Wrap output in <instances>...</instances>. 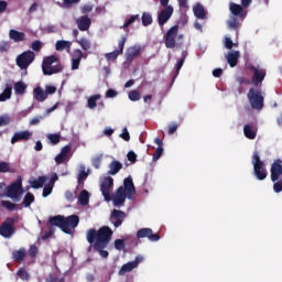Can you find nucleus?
I'll use <instances>...</instances> for the list:
<instances>
[{"label": "nucleus", "mask_w": 282, "mask_h": 282, "mask_svg": "<svg viewBox=\"0 0 282 282\" xmlns=\"http://www.w3.org/2000/svg\"><path fill=\"white\" fill-rule=\"evenodd\" d=\"M111 237H113V230L108 226L100 227L98 230L91 228L87 230L86 239L90 245L89 248H94L96 252H99L102 259H107L109 257V251L105 250L109 246V241H111Z\"/></svg>", "instance_id": "1"}, {"label": "nucleus", "mask_w": 282, "mask_h": 282, "mask_svg": "<svg viewBox=\"0 0 282 282\" xmlns=\"http://www.w3.org/2000/svg\"><path fill=\"white\" fill-rule=\"evenodd\" d=\"M80 221V218L77 215H70V216H63V215H56L53 217H50L48 219V231H45L42 236V239H50L52 235L56 231L54 229V226L62 230V232H65V235H72V230L78 226Z\"/></svg>", "instance_id": "2"}, {"label": "nucleus", "mask_w": 282, "mask_h": 282, "mask_svg": "<svg viewBox=\"0 0 282 282\" xmlns=\"http://www.w3.org/2000/svg\"><path fill=\"white\" fill-rule=\"evenodd\" d=\"M80 221V218L77 215H70V216H63V215H56L53 217H50L48 219V231H45L42 236V239H50L52 235L56 231L54 229V226L62 230V232H65V235H72V230L78 226Z\"/></svg>", "instance_id": "3"}, {"label": "nucleus", "mask_w": 282, "mask_h": 282, "mask_svg": "<svg viewBox=\"0 0 282 282\" xmlns=\"http://www.w3.org/2000/svg\"><path fill=\"white\" fill-rule=\"evenodd\" d=\"M135 195V185L133 184V177L128 176L123 180V185L119 186L118 189L112 194L111 199L113 202V206H122L124 202L133 198Z\"/></svg>", "instance_id": "4"}, {"label": "nucleus", "mask_w": 282, "mask_h": 282, "mask_svg": "<svg viewBox=\"0 0 282 282\" xmlns=\"http://www.w3.org/2000/svg\"><path fill=\"white\" fill-rule=\"evenodd\" d=\"M63 72V64L56 55L46 56L42 62V73L44 76H54Z\"/></svg>", "instance_id": "5"}, {"label": "nucleus", "mask_w": 282, "mask_h": 282, "mask_svg": "<svg viewBox=\"0 0 282 282\" xmlns=\"http://www.w3.org/2000/svg\"><path fill=\"white\" fill-rule=\"evenodd\" d=\"M282 160H275L271 165V182H273L274 193H282ZM279 177H281L279 180Z\"/></svg>", "instance_id": "6"}, {"label": "nucleus", "mask_w": 282, "mask_h": 282, "mask_svg": "<svg viewBox=\"0 0 282 282\" xmlns=\"http://www.w3.org/2000/svg\"><path fill=\"white\" fill-rule=\"evenodd\" d=\"M253 173L260 182H263L268 177V170L265 169V163L261 161L259 152H253L252 155Z\"/></svg>", "instance_id": "7"}, {"label": "nucleus", "mask_w": 282, "mask_h": 282, "mask_svg": "<svg viewBox=\"0 0 282 282\" xmlns=\"http://www.w3.org/2000/svg\"><path fill=\"white\" fill-rule=\"evenodd\" d=\"M34 58H36V54L33 51H24L15 58V64L20 69L25 70L34 63Z\"/></svg>", "instance_id": "8"}, {"label": "nucleus", "mask_w": 282, "mask_h": 282, "mask_svg": "<svg viewBox=\"0 0 282 282\" xmlns=\"http://www.w3.org/2000/svg\"><path fill=\"white\" fill-rule=\"evenodd\" d=\"M21 193H23V178L19 176L15 182L7 187V196L14 199V202H19Z\"/></svg>", "instance_id": "9"}, {"label": "nucleus", "mask_w": 282, "mask_h": 282, "mask_svg": "<svg viewBox=\"0 0 282 282\" xmlns=\"http://www.w3.org/2000/svg\"><path fill=\"white\" fill-rule=\"evenodd\" d=\"M247 98L252 107V109H257L258 111H261L263 109V95H261V90L250 88Z\"/></svg>", "instance_id": "10"}, {"label": "nucleus", "mask_w": 282, "mask_h": 282, "mask_svg": "<svg viewBox=\"0 0 282 282\" xmlns=\"http://www.w3.org/2000/svg\"><path fill=\"white\" fill-rule=\"evenodd\" d=\"M14 224H17V219L9 217L7 218L0 226V235L4 237V239H10L17 229L14 228Z\"/></svg>", "instance_id": "11"}, {"label": "nucleus", "mask_w": 282, "mask_h": 282, "mask_svg": "<svg viewBox=\"0 0 282 282\" xmlns=\"http://www.w3.org/2000/svg\"><path fill=\"white\" fill-rule=\"evenodd\" d=\"M177 32H180V26L174 25L170 28L167 32L163 35V41L167 50H173V47H175V39H177Z\"/></svg>", "instance_id": "12"}, {"label": "nucleus", "mask_w": 282, "mask_h": 282, "mask_svg": "<svg viewBox=\"0 0 282 282\" xmlns=\"http://www.w3.org/2000/svg\"><path fill=\"white\" fill-rule=\"evenodd\" d=\"M113 186V177L105 176L100 183V192L106 202H111V187Z\"/></svg>", "instance_id": "13"}, {"label": "nucleus", "mask_w": 282, "mask_h": 282, "mask_svg": "<svg viewBox=\"0 0 282 282\" xmlns=\"http://www.w3.org/2000/svg\"><path fill=\"white\" fill-rule=\"evenodd\" d=\"M173 12H174L173 7H166L160 10L158 14V23L160 28H164V25L169 23V20L173 17Z\"/></svg>", "instance_id": "14"}, {"label": "nucleus", "mask_w": 282, "mask_h": 282, "mask_svg": "<svg viewBox=\"0 0 282 282\" xmlns=\"http://www.w3.org/2000/svg\"><path fill=\"white\" fill-rule=\"evenodd\" d=\"M126 218H127V213L120 209H113L110 214V224H112L115 228H120V226H122Z\"/></svg>", "instance_id": "15"}, {"label": "nucleus", "mask_w": 282, "mask_h": 282, "mask_svg": "<svg viewBox=\"0 0 282 282\" xmlns=\"http://www.w3.org/2000/svg\"><path fill=\"white\" fill-rule=\"evenodd\" d=\"M137 239H149V241L155 242L160 239V234H153L151 228H141L137 231Z\"/></svg>", "instance_id": "16"}, {"label": "nucleus", "mask_w": 282, "mask_h": 282, "mask_svg": "<svg viewBox=\"0 0 282 282\" xmlns=\"http://www.w3.org/2000/svg\"><path fill=\"white\" fill-rule=\"evenodd\" d=\"M249 72H253L252 75V83L253 85L257 87V85H261V83H263V80H265V70L261 69V68H257L256 66H248Z\"/></svg>", "instance_id": "17"}, {"label": "nucleus", "mask_w": 282, "mask_h": 282, "mask_svg": "<svg viewBox=\"0 0 282 282\" xmlns=\"http://www.w3.org/2000/svg\"><path fill=\"white\" fill-rule=\"evenodd\" d=\"M142 263V257H137L134 261H130L121 267L119 270V276H124L127 272H131L132 270H135L138 265Z\"/></svg>", "instance_id": "18"}, {"label": "nucleus", "mask_w": 282, "mask_h": 282, "mask_svg": "<svg viewBox=\"0 0 282 282\" xmlns=\"http://www.w3.org/2000/svg\"><path fill=\"white\" fill-rule=\"evenodd\" d=\"M243 4H237L235 2L229 3V10L231 12V17H237L238 19H241L242 21L246 19V12L243 10Z\"/></svg>", "instance_id": "19"}, {"label": "nucleus", "mask_w": 282, "mask_h": 282, "mask_svg": "<svg viewBox=\"0 0 282 282\" xmlns=\"http://www.w3.org/2000/svg\"><path fill=\"white\" fill-rule=\"evenodd\" d=\"M30 138H32V132L28 130L15 132L11 138V144H17V142H28Z\"/></svg>", "instance_id": "20"}, {"label": "nucleus", "mask_w": 282, "mask_h": 282, "mask_svg": "<svg viewBox=\"0 0 282 282\" xmlns=\"http://www.w3.org/2000/svg\"><path fill=\"white\" fill-rule=\"evenodd\" d=\"M76 24L80 32H87L91 28V19L89 15H82L76 20Z\"/></svg>", "instance_id": "21"}, {"label": "nucleus", "mask_w": 282, "mask_h": 282, "mask_svg": "<svg viewBox=\"0 0 282 282\" xmlns=\"http://www.w3.org/2000/svg\"><path fill=\"white\" fill-rule=\"evenodd\" d=\"M25 257H28V251L25 248H20L19 250H14L12 252V259L15 261V263H22V261H25Z\"/></svg>", "instance_id": "22"}, {"label": "nucleus", "mask_w": 282, "mask_h": 282, "mask_svg": "<svg viewBox=\"0 0 282 282\" xmlns=\"http://www.w3.org/2000/svg\"><path fill=\"white\" fill-rule=\"evenodd\" d=\"M122 163L120 161L113 160L112 162L109 163L108 165V175H118L120 171H122Z\"/></svg>", "instance_id": "23"}, {"label": "nucleus", "mask_w": 282, "mask_h": 282, "mask_svg": "<svg viewBox=\"0 0 282 282\" xmlns=\"http://www.w3.org/2000/svg\"><path fill=\"white\" fill-rule=\"evenodd\" d=\"M239 51L230 52L227 54L226 59L229 67H237V64L239 63Z\"/></svg>", "instance_id": "24"}, {"label": "nucleus", "mask_w": 282, "mask_h": 282, "mask_svg": "<svg viewBox=\"0 0 282 282\" xmlns=\"http://www.w3.org/2000/svg\"><path fill=\"white\" fill-rule=\"evenodd\" d=\"M138 56H140V47L131 46L126 53V61L131 63L134 58H138Z\"/></svg>", "instance_id": "25"}, {"label": "nucleus", "mask_w": 282, "mask_h": 282, "mask_svg": "<svg viewBox=\"0 0 282 282\" xmlns=\"http://www.w3.org/2000/svg\"><path fill=\"white\" fill-rule=\"evenodd\" d=\"M33 97L37 100V102H45V100H47V95L45 94V90L41 88V86L33 89Z\"/></svg>", "instance_id": "26"}, {"label": "nucleus", "mask_w": 282, "mask_h": 282, "mask_svg": "<svg viewBox=\"0 0 282 282\" xmlns=\"http://www.w3.org/2000/svg\"><path fill=\"white\" fill-rule=\"evenodd\" d=\"M9 36L14 43H21L22 41H25V33L19 32L14 29L9 31Z\"/></svg>", "instance_id": "27"}, {"label": "nucleus", "mask_w": 282, "mask_h": 282, "mask_svg": "<svg viewBox=\"0 0 282 282\" xmlns=\"http://www.w3.org/2000/svg\"><path fill=\"white\" fill-rule=\"evenodd\" d=\"M243 134L248 140H254V138H257V129H254L252 124H245Z\"/></svg>", "instance_id": "28"}, {"label": "nucleus", "mask_w": 282, "mask_h": 282, "mask_svg": "<svg viewBox=\"0 0 282 282\" xmlns=\"http://www.w3.org/2000/svg\"><path fill=\"white\" fill-rule=\"evenodd\" d=\"M193 12L196 19H200V20L206 19V9H204V6L202 3L196 4L193 8Z\"/></svg>", "instance_id": "29"}, {"label": "nucleus", "mask_w": 282, "mask_h": 282, "mask_svg": "<svg viewBox=\"0 0 282 282\" xmlns=\"http://www.w3.org/2000/svg\"><path fill=\"white\" fill-rule=\"evenodd\" d=\"M55 50L56 52H63L65 50H72V42L65 41V40H58L55 43Z\"/></svg>", "instance_id": "30"}, {"label": "nucleus", "mask_w": 282, "mask_h": 282, "mask_svg": "<svg viewBox=\"0 0 282 282\" xmlns=\"http://www.w3.org/2000/svg\"><path fill=\"white\" fill-rule=\"evenodd\" d=\"M89 177V170L86 171L85 166H80L79 173L77 175V182L79 186H85V181Z\"/></svg>", "instance_id": "31"}, {"label": "nucleus", "mask_w": 282, "mask_h": 282, "mask_svg": "<svg viewBox=\"0 0 282 282\" xmlns=\"http://www.w3.org/2000/svg\"><path fill=\"white\" fill-rule=\"evenodd\" d=\"M76 43H78L84 52H89L91 50V41L87 37L76 39Z\"/></svg>", "instance_id": "32"}, {"label": "nucleus", "mask_w": 282, "mask_h": 282, "mask_svg": "<svg viewBox=\"0 0 282 282\" xmlns=\"http://www.w3.org/2000/svg\"><path fill=\"white\" fill-rule=\"evenodd\" d=\"M12 98V86L7 85L4 90L0 94V102H6Z\"/></svg>", "instance_id": "33"}, {"label": "nucleus", "mask_w": 282, "mask_h": 282, "mask_svg": "<svg viewBox=\"0 0 282 282\" xmlns=\"http://www.w3.org/2000/svg\"><path fill=\"white\" fill-rule=\"evenodd\" d=\"M14 91L17 96H23V94L28 91V85H25L23 82H18L14 84Z\"/></svg>", "instance_id": "34"}, {"label": "nucleus", "mask_w": 282, "mask_h": 282, "mask_svg": "<svg viewBox=\"0 0 282 282\" xmlns=\"http://www.w3.org/2000/svg\"><path fill=\"white\" fill-rule=\"evenodd\" d=\"M98 100H100L99 94L90 96L87 100L88 109H95L98 106Z\"/></svg>", "instance_id": "35"}, {"label": "nucleus", "mask_w": 282, "mask_h": 282, "mask_svg": "<svg viewBox=\"0 0 282 282\" xmlns=\"http://www.w3.org/2000/svg\"><path fill=\"white\" fill-rule=\"evenodd\" d=\"M78 200L82 206H87L89 204V192H87L86 189H83L79 193Z\"/></svg>", "instance_id": "36"}, {"label": "nucleus", "mask_w": 282, "mask_h": 282, "mask_svg": "<svg viewBox=\"0 0 282 282\" xmlns=\"http://www.w3.org/2000/svg\"><path fill=\"white\" fill-rule=\"evenodd\" d=\"M227 25L229 30H236V31L239 30V26H240L239 19L235 15H231L227 21Z\"/></svg>", "instance_id": "37"}, {"label": "nucleus", "mask_w": 282, "mask_h": 282, "mask_svg": "<svg viewBox=\"0 0 282 282\" xmlns=\"http://www.w3.org/2000/svg\"><path fill=\"white\" fill-rule=\"evenodd\" d=\"M45 182H47V176H39L37 180L31 182V186L32 188H43Z\"/></svg>", "instance_id": "38"}, {"label": "nucleus", "mask_w": 282, "mask_h": 282, "mask_svg": "<svg viewBox=\"0 0 282 282\" xmlns=\"http://www.w3.org/2000/svg\"><path fill=\"white\" fill-rule=\"evenodd\" d=\"M34 194L28 192L23 198V206H25V208H30V206H32V204H34Z\"/></svg>", "instance_id": "39"}, {"label": "nucleus", "mask_w": 282, "mask_h": 282, "mask_svg": "<svg viewBox=\"0 0 282 282\" xmlns=\"http://www.w3.org/2000/svg\"><path fill=\"white\" fill-rule=\"evenodd\" d=\"M141 21L144 28H149V25L153 23V17L151 15V13L143 12L141 17Z\"/></svg>", "instance_id": "40"}, {"label": "nucleus", "mask_w": 282, "mask_h": 282, "mask_svg": "<svg viewBox=\"0 0 282 282\" xmlns=\"http://www.w3.org/2000/svg\"><path fill=\"white\" fill-rule=\"evenodd\" d=\"M47 140L50 141V144L53 147H56L58 142H61V134L59 133H50L46 135Z\"/></svg>", "instance_id": "41"}, {"label": "nucleus", "mask_w": 282, "mask_h": 282, "mask_svg": "<svg viewBox=\"0 0 282 282\" xmlns=\"http://www.w3.org/2000/svg\"><path fill=\"white\" fill-rule=\"evenodd\" d=\"M135 21H140V14H134L131 15L122 26H120L122 30H127V28H129V25H133V23H135Z\"/></svg>", "instance_id": "42"}, {"label": "nucleus", "mask_w": 282, "mask_h": 282, "mask_svg": "<svg viewBox=\"0 0 282 282\" xmlns=\"http://www.w3.org/2000/svg\"><path fill=\"white\" fill-rule=\"evenodd\" d=\"M2 208H6L7 210L14 212L17 208H19V205L10 202V200H1Z\"/></svg>", "instance_id": "43"}, {"label": "nucleus", "mask_w": 282, "mask_h": 282, "mask_svg": "<svg viewBox=\"0 0 282 282\" xmlns=\"http://www.w3.org/2000/svg\"><path fill=\"white\" fill-rule=\"evenodd\" d=\"M0 173H14V170L10 167V163L6 161L0 162Z\"/></svg>", "instance_id": "44"}, {"label": "nucleus", "mask_w": 282, "mask_h": 282, "mask_svg": "<svg viewBox=\"0 0 282 282\" xmlns=\"http://www.w3.org/2000/svg\"><path fill=\"white\" fill-rule=\"evenodd\" d=\"M186 56H188V52L183 51L181 58L176 63V72H180V69H182V67H184V62L186 61Z\"/></svg>", "instance_id": "45"}, {"label": "nucleus", "mask_w": 282, "mask_h": 282, "mask_svg": "<svg viewBox=\"0 0 282 282\" xmlns=\"http://www.w3.org/2000/svg\"><path fill=\"white\" fill-rule=\"evenodd\" d=\"M128 97L132 102H138L141 98L140 90H131Z\"/></svg>", "instance_id": "46"}, {"label": "nucleus", "mask_w": 282, "mask_h": 282, "mask_svg": "<svg viewBox=\"0 0 282 282\" xmlns=\"http://www.w3.org/2000/svg\"><path fill=\"white\" fill-rule=\"evenodd\" d=\"M80 3V0H63L62 8H65L66 10H69L73 6H78Z\"/></svg>", "instance_id": "47"}, {"label": "nucleus", "mask_w": 282, "mask_h": 282, "mask_svg": "<svg viewBox=\"0 0 282 282\" xmlns=\"http://www.w3.org/2000/svg\"><path fill=\"white\" fill-rule=\"evenodd\" d=\"M163 154H164V148L158 147L152 158L153 162H158V160H160Z\"/></svg>", "instance_id": "48"}, {"label": "nucleus", "mask_w": 282, "mask_h": 282, "mask_svg": "<svg viewBox=\"0 0 282 282\" xmlns=\"http://www.w3.org/2000/svg\"><path fill=\"white\" fill-rule=\"evenodd\" d=\"M124 43H127V35H123L121 39H120V41H119V43H118V50H116L118 53H120V54H123V52H124Z\"/></svg>", "instance_id": "49"}, {"label": "nucleus", "mask_w": 282, "mask_h": 282, "mask_svg": "<svg viewBox=\"0 0 282 282\" xmlns=\"http://www.w3.org/2000/svg\"><path fill=\"white\" fill-rule=\"evenodd\" d=\"M18 276H20L22 281H30V273H28V271H25L23 268L18 270Z\"/></svg>", "instance_id": "50"}, {"label": "nucleus", "mask_w": 282, "mask_h": 282, "mask_svg": "<svg viewBox=\"0 0 282 282\" xmlns=\"http://www.w3.org/2000/svg\"><path fill=\"white\" fill-rule=\"evenodd\" d=\"M42 48H43V42L39 40L32 42L31 50H33V52H41Z\"/></svg>", "instance_id": "51"}, {"label": "nucleus", "mask_w": 282, "mask_h": 282, "mask_svg": "<svg viewBox=\"0 0 282 282\" xmlns=\"http://www.w3.org/2000/svg\"><path fill=\"white\" fill-rule=\"evenodd\" d=\"M54 186L52 184H47L43 188L42 197H50L52 195Z\"/></svg>", "instance_id": "52"}, {"label": "nucleus", "mask_w": 282, "mask_h": 282, "mask_svg": "<svg viewBox=\"0 0 282 282\" xmlns=\"http://www.w3.org/2000/svg\"><path fill=\"white\" fill-rule=\"evenodd\" d=\"M45 117L43 115H40L37 117H34L30 120L29 124L31 127H36V124H41V120H43Z\"/></svg>", "instance_id": "53"}, {"label": "nucleus", "mask_w": 282, "mask_h": 282, "mask_svg": "<svg viewBox=\"0 0 282 282\" xmlns=\"http://www.w3.org/2000/svg\"><path fill=\"white\" fill-rule=\"evenodd\" d=\"M83 51L80 48H75L73 51V59L75 61H83Z\"/></svg>", "instance_id": "54"}, {"label": "nucleus", "mask_w": 282, "mask_h": 282, "mask_svg": "<svg viewBox=\"0 0 282 282\" xmlns=\"http://www.w3.org/2000/svg\"><path fill=\"white\" fill-rule=\"evenodd\" d=\"M36 254H39V247H36V245H32L29 249V257H31V259L36 258Z\"/></svg>", "instance_id": "55"}, {"label": "nucleus", "mask_w": 282, "mask_h": 282, "mask_svg": "<svg viewBox=\"0 0 282 282\" xmlns=\"http://www.w3.org/2000/svg\"><path fill=\"white\" fill-rule=\"evenodd\" d=\"M118 56H120V53L115 50L113 52H110V53H107L105 55V57L108 59V61H116V58H118Z\"/></svg>", "instance_id": "56"}, {"label": "nucleus", "mask_w": 282, "mask_h": 282, "mask_svg": "<svg viewBox=\"0 0 282 282\" xmlns=\"http://www.w3.org/2000/svg\"><path fill=\"white\" fill-rule=\"evenodd\" d=\"M127 158L132 164H135L138 162V154H135V152L133 151H129Z\"/></svg>", "instance_id": "57"}, {"label": "nucleus", "mask_w": 282, "mask_h": 282, "mask_svg": "<svg viewBox=\"0 0 282 282\" xmlns=\"http://www.w3.org/2000/svg\"><path fill=\"white\" fill-rule=\"evenodd\" d=\"M119 138H122V140H124V142H129V140H131V135L129 134V130H127V128H123L122 133L119 135Z\"/></svg>", "instance_id": "58"}, {"label": "nucleus", "mask_w": 282, "mask_h": 282, "mask_svg": "<svg viewBox=\"0 0 282 282\" xmlns=\"http://www.w3.org/2000/svg\"><path fill=\"white\" fill-rule=\"evenodd\" d=\"M115 248H116V250H124V240L123 239H116L115 240Z\"/></svg>", "instance_id": "59"}, {"label": "nucleus", "mask_w": 282, "mask_h": 282, "mask_svg": "<svg viewBox=\"0 0 282 282\" xmlns=\"http://www.w3.org/2000/svg\"><path fill=\"white\" fill-rule=\"evenodd\" d=\"M44 93L46 94V97L52 96V94H56V87L55 86H45Z\"/></svg>", "instance_id": "60"}, {"label": "nucleus", "mask_w": 282, "mask_h": 282, "mask_svg": "<svg viewBox=\"0 0 282 282\" xmlns=\"http://www.w3.org/2000/svg\"><path fill=\"white\" fill-rule=\"evenodd\" d=\"M70 152H72V147L65 145L64 148H62L59 153L67 159V156L69 155Z\"/></svg>", "instance_id": "61"}, {"label": "nucleus", "mask_w": 282, "mask_h": 282, "mask_svg": "<svg viewBox=\"0 0 282 282\" xmlns=\"http://www.w3.org/2000/svg\"><path fill=\"white\" fill-rule=\"evenodd\" d=\"M67 160V156L63 155L62 153L55 156L56 164H63Z\"/></svg>", "instance_id": "62"}, {"label": "nucleus", "mask_w": 282, "mask_h": 282, "mask_svg": "<svg viewBox=\"0 0 282 282\" xmlns=\"http://www.w3.org/2000/svg\"><path fill=\"white\" fill-rule=\"evenodd\" d=\"M225 47L227 50H232V47H235V43L232 42V40L230 37L225 39Z\"/></svg>", "instance_id": "63"}, {"label": "nucleus", "mask_w": 282, "mask_h": 282, "mask_svg": "<svg viewBox=\"0 0 282 282\" xmlns=\"http://www.w3.org/2000/svg\"><path fill=\"white\" fill-rule=\"evenodd\" d=\"M116 96H118V91L111 88L106 91V98H116Z\"/></svg>", "instance_id": "64"}]
</instances>
